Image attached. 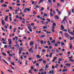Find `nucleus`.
Returning <instances> with one entry per match:
<instances>
[{
    "mask_svg": "<svg viewBox=\"0 0 74 74\" xmlns=\"http://www.w3.org/2000/svg\"><path fill=\"white\" fill-rule=\"evenodd\" d=\"M43 63H44V64L45 63H46V61L45 60H44L43 61Z\"/></svg>",
    "mask_w": 74,
    "mask_h": 74,
    "instance_id": "8fccbe9b",
    "label": "nucleus"
},
{
    "mask_svg": "<svg viewBox=\"0 0 74 74\" xmlns=\"http://www.w3.org/2000/svg\"><path fill=\"white\" fill-rule=\"evenodd\" d=\"M2 60H3V62H5V63H6V64H7V65H8V63L7 62L5 61V60H4L3 59H2Z\"/></svg>",
    "mask_w": 74,
    "mask_h": 74,
    "instance_id": "0eeeda50",
    "label": "nucleus"
},
{
    "mask_svg": "<svg viewBox=\"0 0 74 74\" xmlns=\"http://www.w3.org/2000/svg\"><path fill=\"white\" fill-rule=\"evenodd\" d=\"M44 16H48V15L46 14L45 13L44 14Z\"/></svg>",
    "mask_w": 74,
    "mask_h": 74,
    "instance_id": "2f4dec72",
    "label": "nucleus"
},
{
    "mask_svg": "<svg viewBox=\"0 0 74 74\" xmlns=\"http://www.w3.org/2000/svg\"><path fill=\"white\" fill-rule=\"evenodd\" d=\"M4 48H8V47L7 46V45H5L4 46Z\"/></svg>",
    "mask_w": 74,
    "mask_h": 74,
    "instance_id": "864d4df0",
    "label": "nucleus"
},
{
    "mask_svg": "<svg viewBox=\"0 0 74 74\" xmlns=\"http://www.w3.org/2000/svg\"><path fill=\"white\" fill-rule=\"evenodd\" d=\"M39 56H39V55H38L37 56H36V57L37 58H39Z\"/></svg>",
    "mask_w": 74,
    "mask_h": 74,
    "instance_id": "338daca9",
    "label": "nucleus"
},
{
    "mask_svg": "<svg viewBox=\"0 0 74 74\" xmlns=\"http://www.w3.org/2000/svg\"><path fill=\"white\" fill-rule=\"evenodd\" d=\"M57 44H58L59 45L60 44V42H56Z\"/></svg>",
    "mask_w": 74,
    "mask_h": 74,
    "instance_id": "7c9ffc66",
    "label": "nucleus"
},
{
    "mask_svg": "<svg viewBox=\"0 0 74 74\" xmlns=\"http://www.w3.org/2000/svg\"><path fill=\"white\" fill-rule=\"evenodd\" d=\"M44 37H45V35H43L40 36V37H41V38Z\"/></svg>",
    "mask_w": 74,
    "mask_h": 74,
    "instance_id": "4c0bfd02",
    "label": "nucleus"
},
{
    "mask_svg": "<svg viewBox=\"0 0 74 74\" xmlns=\"http://www.w3.org/2000/svg\"><path fill=\"white\" fill-rule=\"evenodd\" d=\"M61 44L62 45V46L65 45V44H64V43H63V42H61Z\"/></svg>",
    "mask_w": 74,
    "mask_h": 74,
    "instance_id": "c756f323",
    "label": "nucleus"
},
{
    "mask_svg": "<svg viewBox=\"0 0 74 74\" xmlns=\"http://www.w3.org/2000/svg\"><path fill=\"white\" fill-rule=\"evenodd\" d=\"M9 56H10L11 57V56H12V55L11 54H9Z\"/></svg>",
    "mask_w": 74,
    "mask_h": 74,
    "instance_id": "13d9d810",
    "label": "nucleus"
},
{
    "mask_svg": "<svg viewBox=\"0 0 74 74\" xmlns=\"http://www.w3.org/2000/svg\"><path fill=\"white\" fill-rule=\"evenodd\" d=\"M33 43H34V42L33 41H31L30 43H29V45L30 46H32V45H33Z\"/></svg>",
    "mask_w": 74,
    "mask_h": 74,
    "instance_id": "f03ea898",
    "label": "nucleus"
},
{
    "mask_svg": "<svg viewBox=\"0 0 74 74\" xmlns=\"http://www.w3.org/2000/svg\"><path fill=\"white\" fill-rule=\"evenodd\" d=\"M53 15H55L56 14V12H55V11L54 10H53Z\"/></svg>",
    "mask_w": 74,
    "mask_h": 74,
    "instance_id": "2eb2a0df",
    "label": "nucleus"
},
{
    "mask_svg": "<svg viewBox=\"0 0 74 74\" xmlns=\"http://www.w3.org/2000/svg\"><path fill=\"white\" fill-rule=\"evenodd\" d=\"M1 22H2V24L3 25H4V20H2L1 21Z\"/></svg>",
    "mask_w": 74,
    "mask_h": 74,
    "instance_id": "f8f14e48",
    "label": "nucleus"
},
{
    "mask_svg": "<svg viewBox=\"0 0 74 74\" xmlns=\"http://www.w3.org/2000/svg\"><path fill=\"white\" fill-rule=\"evenodd\" d=\"M9 29L10 30H11V29H12V26L10 25V26Z\"/></svg>",
    "mask_w": 74,
    "mask_h": 74,
    "instance_id": "37998d69",
    "label": "nucleus"
},
{
    "mask_svg": "<svg viewBox=\"0 0 74 74\" xmlns=\"http://www.w3.org/2000/svg\"><path fill=\"white\" fill-rule=\"evenodd\" d=\"M59 60H58V61H62V60H63V59L62 58H59Z\"/></svg>",
    "mask_w": 74,
    "mask_h": 74,
    "instance_id": "c85d7f7f",
    "label": "nucleus"
},
{
    "mask_svg": "<svg viewBox=\"0 0 74 74\" xmlns=\"http://www.w3.org/2000/svg\"><path fill=\"white\" fill-rule=\"evenodd\" d=\"M41 23H42V25H44V24H45V22H44L43 21H41Z\"/></svg>",
    "mask_w": 74,
    "mask_h": 74,
    "instance_id": "f704fd0d",
    "label": "nucleus"
},
{
    "mask_svg": "<svg viewBox=\"0 0 74 74\" xmlns=\"http://www.w3.org/2000/svg\"><path fill=\"white\" fill-rule=\"evenodd\" d=\"M50 15L51 16H53V14H52V13H50Z\"/></svg>",
    "mask_w": 74,
    "mask_h": 74,
    "instance_id": "393cba45",
    "label": "nucleus"
},
{
    "mask_svg": "<svg viewBox=\"0 0 74 74\" xmlns=\"http://www.w3.org/2000/svg\"><path fill=\"white\" fill-rule=\"evenodd\" d=\"M69 34H72V35L73 36H74V33H73V32H70V33H69Z\"/></svg>",
    "mask_w": 74,
    "mask_h": 74,
    "instance_id": "5701e85b",
    "label": "nucleus"
},
{
    "mask_svg": "<svg viewBox=\"0 0 74 74\" xmlns=\"http://www.w3.org/2000/svg\"><path fill=\"white\" fill-rule=\"evenodd\" d=\"M62 30H63V31H64V32H67V30L66 29H61Z\"/></svg>",
    "mask_w": 74,
    "mask_h": 74,
    "instance_id": "4be33fe9",
    "label": "nucleus"
},
{
    "mask_svg": "<svg viewBox=\"0 0 74 74\" xmlns=\"http://www.w3.org/2000/svg\"><path fill=\"white\" fill-rule=\"evenodd\" d=\"M2 54L3 55V56H7V54H6V53L4 52H2Z\"/></svg>",
    "mask_w": 74,
    "mask_h": 74,
    "instance_id": "1a4fd4ad",
    "label": "nucleus"
},
{
    "mask_svg": "<svg viewBox=\"0 0 74 74\" xmlns=\"http://www.w3.org/2000/svg\"><path fill=\"white\" fill-rule=\"evenodd\" d=\"M38 44H37L36 45H35V49L36 50H37V46L38 45Z\"/></svg>",
    "mask_w": 74,
    "mask_h": 74,
    "instance_id": "3c124183",
    "label": "nucleus"
},
{
    "mask_svg": "<svg viewBox=\"0 0 74 74\" xmlns=\"http://www.w3.org/2000/svg\"><path fill=\"white\" fill-rule=\"evenodd\" d=\"M2 5V6H3V7H7V5L6 4H5L4 5Z\"/></svg>",
    "mask_w": 74,
    "mask_h": 74,
    "instance_id": "aec40b11",
    "label": "nucleus"
},
{
    "mask_svg": "<svg viewBox=\"0 0 74 74\" xmlns=\"http://www.w3.org/2000/svg\"><path fill=\"white\" fill-rule=\"evenodd\" d=\"M66 17H65L64 18V19L62 21L63 22H64V21H65V20H66Z\"/></svg>",
    "mask_w": 74,
    "mask_h": 74,
    "instance_id": "dca6fc26",
    "label": "nucleus"
},
{
    "mask_svg": "<svg viewBox=\"0 0 74 74\" xmlns=\"http://www.w3.org/2000/svg\"><path fill=\"white\" fill-rule=\"evenodd\" d=\"M65 65L66 66H70V64L66 63V64Z\"/></svg>",
    "mask_w": 74,
    "mask_h": 74,
    "instance_id": "6ab92c4d",
    "label": "nucleus"
},
{
    "mask_svg": "<svg viewBox=\"0 0 74 74\" xmlns=\"http://www.w3.org/2000/svg\"><path fill=\"white\" fill-rule=\"evenodd\" d=\"M15 31H16V28H14L13 31V32H15Z\"/></svg>",
    "mask_w": 74,
    "mask_h": 74,
    "instance_id": "680f3d73",
    "label": "nucleus"
},
{
    "mask_svg": "<svg viewBox=\"0 0 74 74\" xmlns=\"http://www.w3.org/2000/svg\"><path fill=\"white\" fill-rule=\"evenodd\" d=\"M18 18H19L20 20H22V18L21 17H18Z\"/></svg>",
    "mask_w": 74,
    "mask_h": 74,
    "instance_id": "72a5a7b5",
    "label": "nucleus"
},
{
    "mask_svg": "<svg viewBox=\"0 0 74 74\" xmlns=\"http://www.w3.org/2000/svg\"><path fill=\"white\" fill-rule=\"evenodd\" d=\"M70 39L71 40H73V38L71 36H70Z\"/></svg>",
    "mask_w": 74,
    "mask_h": 74,
    "instance_id": "cd10ccee",
    "label": "nucleus"
},
{
    "mask_svg": "<svg viewBox=\"0 0 74 74\" xmlns=\"http://www.w3.org/2000/svg\"><path fill=\"white\" fill-rule=\"evenodd\" d=\"M36 8H39V5H37L36 6Z\"/></svg>",
    "mask_w": 74,
    "mask_h": 74,
    "instance_id": "bf43d9fd",
    "label": "nucleus"
},
{
    "mask_svg": "<svg viewBox=\"0 0 74 74\" xmlns=\"http://www.w3.org/2000/svg\"><path fill=\"white\" fill-rule=\"evenodd\" d=\"M40 43H41V44H43V41L42 40H41L40 41Z\"/></svg>",
    "mask_w": 74,
    "mask_h": 74,
    "instance_id": "4d7b16f0",
    "label": "nucleus"
},
{
    "mask_svg": "<svg viewBox=\"0 0 74 74\" xmlns=\"http://www.w3.org/2000/svg\"><path fill=\"white\" fill-rule=\"evenodd\" d=\"M47 10H49V6L47 7Z\"/></svg>",
    "mask_w": 74,
    "mask_h": 74,
    "instance_id": "052dcab7",
    "label": "nucleus"
},
{
    "mask_svg": "<svg viewBox=\"0 0 74 74\" xmlns=\"http://www.w3.org/2000/svg\"><path fill=\"white\" fill-rule=\"evenodd\" d=\"M3 44H7V43L5 42V41H3Z\"/></svg>",
    "mask_w": 74,
    "mask_h": 74,
    "instance_id": "49530a36",
    "label": "nucleus"
},
{
    "mask_svg": "<svg viewBox=\"0 0 74 74\" xmlns=\"http://www.w3.org/2000/svg\"><path fill=\"white\" fill-rule=\"evenodd\" d=\"M69 47H70V49H72V47H73V45H72V44H71V43H70L69 44Z\"/></svg>",
    "mask_w": 74,
    "mask_h": 74,
    "instance_id": "7ed1b4c3",
    "label": "nucleus"
},
{
    "mask_svg": "<svg viewBox=\"0 0 74 74\" xmlns=\"http://www.w3.org/2000/svg\"><path fill=\"white\" fill-rule=\"evenodd\" d=\"M19 48V45H18V44H17V49H18Z\"/></svg>",
    "mask_w": 74,
    "mask_h": 74,
    "instance_id": "79ce46f5",
    "label": "nucleus"
},
{
    "mask_svg": "<svg viewBox=\"0 0 74 74\" xmlns=\"http://www.w3.org/2000/svg\"><path fill=\"white\" fill-rule=\"evenodd\" d=\"M53 26H56V24L55 23H53Z\"/></svg>",
    "mask_w": 74,
    "mask_h": 74,
    "instance_id": "e433bc0d",
    "label": "nucleus"
},
{
    "mask_svg": "<svg viewBox=\"0 0 74 74\" xmlns=\"http://www.w3.org/2000/svg\"><path fill=\"white\" fill-rule=\"evenodd\" d=\"M41 9L40 10V11H42L43 10H44V8L41 7Z\"/></svg>",
    "mask_w": 74,
    "mask_h": 74,
    "instance_id": "f3484780",
    "label": "nucleus"
},
{
    "mask_svg": "<svg viewBox=\"0 0 74 74\" xmlns=\"http://www.w3.org/2000/svg\"><path fill=\"white\" fill-rule=\"evenodd\" d=\"M28 29H29V31H30V32H32V30L31 29L32 28H31L30 27H28Z\"/></svg>",
    "mask_w": 74,
    "mask_h": 74,
    "instance_id": "9b49d317",
    "label": "nucleus"
},
{
    "mask_svg": "<svg viewBox=\"0 0 74 74\" xmlns=\"http://www.w3.org/2000/svg\"><path fill=\"white\" fill-rule=\"evenodd\" d=\"M11 64H12V65H13V66H14V65H15V64L12 62L11 63Z\"/></svg>",
    "mask_w": 74,
    "mask_h": 74,
    "instance_id": "5fc2aeb1",
    "label": "nucleus"
},
{
    "mask_svg": "<svg viewBox=\"0 0 74 74\" xmlns=\"http://www.w3.org/2000/svg\"><path fill=\"white\" fill-rule=\"evenodd\" d=\"M47 26H43V29H47Z\"/></svg>",
    "mask_w": 74,
    "mask_h": 74,
    "instance_id": "412c9836",
    "label": "nucleus"
},
{
    "mask_svg": "<svg viewBox=\"0 0 74 74\" xmlns=\"http://www.w3.org/2000/svg\"><path fill=\"white\" fill-rule=\"evenodd\" d=\"M17 3H20V0H18L17 1Z\"/></svg>",
    "mask_w": 74,
    "mask_h": 74,
    "instance_id": "e2e57ef3",
    "label": "nucleus"
},
{
    "mask_svg": "<svg viewBox=\"0 0 74 74\" xmlns=\"http://www.w3.org/2000/svg\"><path fill=\"white\" fill-rule=\"evenodd\" d=\"M4 1L3 0H2L0 2L1 3H3V2H4Z\"/></svg>",
    "mask_w": 74,
    "mask_h": 74,
    "instance_id": "69168bd1",
    "label": "nucleus"
},
{
    "mask_svg": "<svg viewBox=\"0 0 74 74\" xmlns=\"http://www.w3.org/2000/svg\"><path fill=\"white\" fill-rule=\"evenodd\" d=\"M47 21H48V22H51V20H50V19H46Z\"/></svg>",
    "mask_w": 74,
    "mask_h": 74,
    "instance_id": "c9c22d12",
    "label": "nucleus"
},
{
    "mask_svg": "<svg viewBox=\"0 0 74 74\" xmlns=\"http://www.w3.org/2000/svg\"><path fill=\"white\" fill-rule=\"evenodd\" d=\"M51 44H52V43H53L54 44H55V40H52L51 42Z\"/></svg>",
    "mask_w": 74,
    "mask_h": 74,
    "instance_id": "423d86ee",
    "label": "nucleus"
},
{
    "mask_svg": "<svg viewBox=\"0 0 74 74\" xmlns=\"http://www.w3.org/2000/svg\"><path fill=\"white\" fill-rule=\"evenodd\" d=\"M73 58V56H72L71 57L69 58V59H72Z\"/></svg>",
    "mask_w": 74,
    "mask_h": 74,
    "instance_id": "a19ab883",
    "label": "nucleus"
},
{
    "mask_svg": "<svg viewBox=\"0 0 74 74\" xmlns=\"http://www.w3.org/2000/svg\"><path fill=\"white\" fill-rule=\"evenodd\" d=\"M42 0H40V1L39 2L38 4H40L41 2H42Z\"/></svg>",
    "mask_w": 74,
    "mask_h": 74,
    "instance_id": "a878e982",
    "label": "nucleus"
},
{
    "mask_svg": "<svg viewBox=\"0 0 74 74\" xmlns=\"http://www.w3.org/2000/svg\"><path fill=\"white\" fill-rule=\"evenodd\" d=\"M8 18V16H6L5 18V21H8V18Z\"/></svg>",
    "mask_w": 74,
    "mask_h": 74,
    "instance_id": "20e7f679",
    "label": "nucleus"
},
{
    "mask_svg": "<svg viewBox=\"0 0 74 74\" xmlns=\"http://www.w3.org/2000/svg\"><path fill=\"white\" fill-rule=\"evenodd\" d=\"M23 55H21V57H20V58L21 59H23Z\"/></svg>",
    "mask_w": 74,
    "mask_h": 74,
    "instance_id": "473e14b6",
    "label": "nucleus"
},
{
    "mask_svg": "<svg viewBox=\"0 0 74 74\" xmlns=\"http://www.w3.org/2000/svg\"><path fill=\"white\" fill-rule=\"evenodd\" d=\"M51 33V32H48V31H47L46 32V33H47V34H48V33L49 34H50Z\"/></svg>",
    "mask_w": 74,
    "mask_h": 74,
    "instance_id": "ea45409f",
    "label": "nucleus"
},
{
    "mask_svg": "<svg viewBox=\"0 0 74 74\" xmlns=\"http://www.w3.org/2000/svg\"><path fill=\"white\" fill-rule=\"evenodd\" d=\"M67 29H68V32L69 33H70V29H69V28H67Z\"/></svg>",
    "mask_w": 74,
    "mask_h": 74,
    "instance_id": "b1692460",
    "label": "nucleus"
},
{
    "mask_svg": "<svg viewBox=\"0 0 74 74\" xmlns=\"http://www.w3.org/2000/svg\"><path fill=\"white\" fill-rule=\"evenodd\" d=\"M18 41H19V42H22V41L20 39L18 40Z\"/></svg>",
    "mask_w": 74,
    "mask_h": 74,
    "instance_id": "c03bdc74",
    "label": "nucleus"
},
{
    "mask_svg": "<svg viewBox=\"0 0 74 74\" xmlns=\"http://www.w3.org/2000/svg\"><path fill=\"white\" fill-rule=\"evenodd\" d=\"M8 41H9V42H12L11 41V40L10 39H9L8 40Z\"/></svg>",
    "mask_w": 74,
    "mask_h": 74,
    "instance_id": "0e129e2a",
    "label": "nucleus"
},
{
    "mask_svg": "<svg viewBox=\"0 0 74 74\" xmlns=\"http://www.w3.org/2000/svg\"><path fill=\"white\" fill-rule=\"evenodd\" d=\"M5 11L8 12H10V10H6Z\"/></svg>",
    "mask_w": 74,
    "mask_h": 74,
    "instance_id": "09e8293b",
    "label": "nucleus"
},
{
    "mask_svg": "<svg viewBox=\"0 0 74 74\" xmlns=\"http://www.w3.org/2000/svg\"><path fill=\"white\" fill-rule=\"evenodd\" d=\"M36 17L38 18H40V16H39V15H38L36 16Z\"/></svg>",
    "mask_w": 74,
    "mask_h": 74,
    "instance_id": "603ef678",
    "label": "nucleus"
},
{
    "mask_svg": "<svg viewBox=\"0 0 74 74\" xmlns=\"http://www.w3.org/2000/svg\"><path fill=\"white\" fill-rule=\"evenodd\" d=\"M44 47L45 48H46V49H48V46H45Z\"/></svg>",
    "mask_w": 74,
    "mask_h": 74,
    "instance_id": "a18cd8bd",
    "label": "nucleus"
},
{
    "mask_svg": "<svg viewBox=\"0 0 74 74\" xmlns=\"http://www.w3.org/2000/svg\"><path fill=\"white\" fill-rule=\"evenodd\" d=\"M29 52H31V53H33V50L32 48H31L30 49H29Z\"/></svg>",
    "mask_w": 74,
    "mask_h": 74,
    "instance_id": "f257e3e1",
    "label": "nucleus"
},
{
    "mask_svg": "<svg viewBox=\"0 0 74 74\" xmlns=\"http://www.w3.org/2000/svg\"><path fill=\"white\" fill-rule=\"evenodd\" d=\"M8 47L10 49H11V45H8Z\"/></svg>",
    "mask_w": 74,
    "mask_h": 74,
    "instance_id": "58836bf2",
    "label": "nucleus"
},
{
    "mask_svg": "<svg viewBox=\"0 0 74 74\" xmlns=\"http://www.w3.org/2000/svg\"><path fill=\"white\" fill-rule=\"evenodd\" d=\"M2 60H3V62H5V63H6V64H7V65H8V63L7 62L5 61V60H4L3 59H2Z\"/></svg>",
    "mask_w": 74,
    "mask_h": 74,
    "instance_id": "6e6552de",
    "label": "nucleus"
},
{
    "mask_svg": "<svg viewBox=\"0 0 74 74\" xmlns=\"http://www.w3.org/2000/svg\"><path fill=\"white\" fill-rule=\"evenodd\" d=\"M61 28L62 29H64V26L62 25H61Z\"/></svg>",
    "mask_w": 74,
    "mask_h": 74,
    "instance_id": "9d476101",
    "label": "nucleus"
},
{
    "mask_svg": "<svg viewBox=\"0 0 74 74\" xmlns=\"http://www.w3.org/2000/svg\"><path fill=\"white\" fill-rule=\"evenodd\" d=\"M64 35H65V36L66 37H69V36H70V35H69V34H67L66 33H65L64 34Z\"/></svg>",
    "mask_w": 74,
    "mask_h": 74,
    "instance_id": "39448f33",
    "label": "nucleus"
},
{
    "mask_svg": "<svg viewBox=\"0 0 74 74\" xmlns=\"http://www.w3.org/2000/svg\"><path fill=\"white\" fill-rule=\"evenodd\" d=\"M25 9L26 10H27V11H29L30 10V8H28V9L26 8H25Z\"/></svg>",
    "mask_w": 74,
    "mask_h": 74,
    "instance_id": "4468645a",
    "label": "nucleus"
},
{
    "mask_svg": "<svg viewBox=\"0 0 74 74\" xmlns=\"http://www.w3.org/2000/svg\"><path fill=\"white\" fill-rule=\"evenodd\" d=\"M31 69H32V70H34V67L33 66H31Z\"/></svg>",
    "mask_w": 74,
    "mask_h": 74,
    "instance_id": "de8ad7c7",
    "label": "nucleus"
},
{
    "mask_svg": "<svg viewBox=\"0 0 74 74\" xmlns=\"http://www.w3.org/2000/svg\"><path fill=\"white\" fill-rule=\"evenodd\" d=\"M45 50H42V52L43 53H45Z\"/></svg>",
    "mask_w": 74,
    "mask_h": 74,
    "instance_id": "774afa93",
    "label": "nucleus"
},
{
    "mask_svg": "<svg viewBox=\"0 0 74 74\" xmlns=\"http://www.w3.org/2000/svg\"><path fill=\"white\" fill-rule=\"evenodd\" d=\"M27 26H28V27H31L32 26H31V25L29 24H27Z\"/></svg>",
    "mask_w": 74,
    "mask_h": 74,
    "instance_id": "bb28decb",
    "label": "nucleus"
},
{
    "mask_svg": "<svg viewBox=\"0 0 74 74\" xmlns=\"http://www.w3.org/2000/svg\"><path fill=\"white\" fill-rule=\"evenodd\" d=\"M55 18L57 19H59V17H58V16H55Z\"/></svg>",
    "mask_w": 74,
    "mask_h": 74,
    "instance_id": "a211bd4d",
    "label": "nucleus"
},
{
    "mask_svg": "<svg viewBox=\"0 0 74 74\" xmlns=\"http://www.w3.org/2000/svg\"><path fill=\"white\" fill-rule=\"evenodd\" d=\"M56 51L57 52V53L59 52V51L57 49L56 50Z\"/></svg>",
    "mask_w": 74,
    "mask_h": 74,
    "instance_id": "6e6d98bb",
    "label": "nucleus"
},
{
    "mask_svg": "<svg viewBox=\"0 0 74 74\" xmlns=\"http://www.w3.org/2000/svg\"><path fill=\"white\" fill-rule=\"evenodd\" d=\"M19 51H22L23 50V49L22 47H21L19 49Z\"/></svg>",
    "mask_w": 74,
    "mask_h": 74,
    "instance_id": "ddd939ff",
    "label": "nucleus"
}]
</instances>
